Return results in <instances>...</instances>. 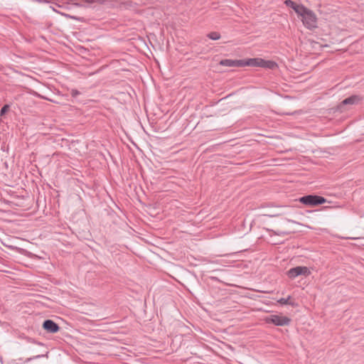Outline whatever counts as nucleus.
Instances as JSON below:
<instances>
[{"instance_id": "obj_11", "label": "nucleus", "mask_w": 364, "mask_h": 364, "mask_svg": "<svg viewBox=\"0 0 364 364\" xmlns=\"http://www.w3.org/2000/svg\"><path fill=\"white\" fill-rule=\"evenodd\" d=\"M278 67L277 63L272 60H265L263 61V65L262 68H269L274 70Z\"/></svg>"}, {"instance_id": "obj_14", "label": "nucleus", "mask_w": 364, "mask_h": 364, "mask_svg": "<svg viewBox=\"0 0 364 364\" xmlns=\"http://www.w3.org/2000/svg\"><path fill=\"white\" fill-rule=\"evenodd\" d=\"M80 92L77 91V90H72V95L73 97H75L76 95H77Z\"/></svg>"}, {"instance_id": "obj_4", "label": "nucleus", "mask_w": 364, "mask_h": 364, "mask_svg": "<svg viewBox=\"0 0 364 364\" xmlns=\"http://www.w3.org/2000/svg\"><path fill=\"white\" fill-rule=\"evenodd\" d=\"M310 274V271L306 267L297 266L290 269L287 272V275L291 279H294L299 275L307 276Z\"/></svg>"}, {"instance_id": "obj_6", "label": "nucleus", "mask_w": 364, "mask_h": 364, "mask_svg": "<svg viewBox=\"0 0 364 364\" xmlns=\"http://www.w3.org/2000/svg\"><path fill=\"white\" fill-rule=\"evenodd\" d=\"M220 65L227 67H243V60L224 59L220 61Z\"/></svg>"}, {"instance_id": "obj_9", "label": "nucleus", "mask_w": 364, "mask_h": 364, "mask_svg": "<svg viewBox=\"0 0 364 364\" xmlns=\"http://www.w3.org/2000/svg\"><path fill=\"white\" fill-rule=\"evenodd\" d=\"M360 100H361V97L360 96L352 95V96L343 100L341 102L340 107H341L343 105H355V104H358Z\"/></svg>"}, {"instance_id": "obj_13", "label": "nucleus", "mask_w": 364, "mask_h": 364, "mask_svg": "<svg viewBox=\"0 0 364 364\" xmlns=\"http://www.w3.org/2000/svg\"><path fill=\"white\" fill-rule=\"evenodd\" d=\"M9 108H10V106L9 105H4L3 107L1 109L0 116L2 117L3 115H4L6 114V112H8Z\"/></svg>"}, {"instance_id": "obj_3", "label": "nucleus", "mask_w": 364, "mask_h": 364, "mask_svg": "<svg viewBox=\"0 0 364 364\" xmlns=\"http://www.w3.org/2000/svg\"><path fill=\"white\" fill-rule=\"evenodd\" d=\"M266 321L268 323H273L276 326H284L290 324L291 319L287 316L274 314L267 317Z\"/></svg>"}, {"instance_id": "obj_12", "label": "nucleus", "mask_w": 364, "mask_h": 364, "mask_svg": "<svg viewBox=\"0 0 364 364\" xmlns=\"http://www.w3.org/2000/svg\"><path fill=\"white\" fill-rule=\"evenodd\" d=\"M207 36L213 41H216L220 38V34L218 32H210L207 35Z\"/></svg>"}, {"instance_id": "obj_15", "label": "nucleus", "mask_w": 364, "mask_h": 364, "mask_svg": "<svg viewBox=\"0 0 364 364\" xmlns=\"http://www.w3.org/2000/svg\"><path fill=\"white\" fill-rule=\"evenodd\" d=\"M43 356H44V355H37L34 356L33 358H42Z\"/></svg>"}, {"instance_id": "obj_10", "label": "nucleus", "mask_w": 364, "mask_h": 364, "mask_svg": "<svg viewBox=\"0 0 364 364\" xmlns=\"http://www.w3.org/2000/svg\"><path fill=\"white\" fill-rule=\"evenodd\" d=\"M277 301L282 305H290L291 306H297V304L294 301H291V296H289L287 298H281Z\"/></svg>"}, {"instance_id": "obj_2", "label": "nucleus", "mask_w": 364, "mask_h": 364, "mask_svg": "<svg viewBox=\"0 0 364 364\" xmlns=\"http://www.w3.org/2000/svg\"><path fill=\"white\" fill-rule=\"evenodd\" d=\"M326 199L316 195H307L299 198V202L308 206H316L324 203Z\"/></svg>"}, {"instance_id": "obj_7", "label": "nucleus", "mask_w": 364, "mask_h": 364, "mask_svg": "<svg viewBox=\"0 0 364 364\" xmlns=\"http://www.w3.org/2000/svg\"><path fill=\"white\" fill-rule=\"evenodd\" d=\"M264 59L262 58H249L247 60H243V67L245 66H250V67H262Z\"/></svg>"}, {"instance_id": "obj_1", "label": "nucleus", "mask_w": 364, "mask_h": 364, "mask_svg": "<svg viewBox=\"0 0 364 364\" xmlns=\"http://www.w3.org/2000/svg\"><path fill=\"white\" fill-rule=\"evenodd\" d=\"M299 16L301 17V21L304 26L310 30L317 27V17L315 13L309 9L304 6Z\"/></svg>"}, {"instance_id": "obj_5", "label": "nucleus", "mask_w": 364, "mask_h": 364, "mask_svg": "<svg viewBox=\"0 0 364 364\" xmlns=\"http://www.w3.org/2000/svg\"><path fill=\"white\" fill-rule=\"evenodd\" d=\"M43 328L48 333H57L60 329L59 326L55 322H54L53 321L50 320V319H47V320L44 321V322L43 323Z\"/></svg>"}, {"instance_id": "obj_8", "label": "nucleus", "mask_w": 364, "mask_h": 364, "mask_svg": "<svg viewBox=\"0 0 364 364\" xmlns=\"http://www.w3.org/2000/svg\"><path fill=\"white\" fill-rule=\"evenodd\" d=\"M284 4L287 6L291 8L296 13V14L298 16H299V14H300L301 11L304 8V5H302V4H296L294 1H293L291 0H285L284 1Z\"/></svg>"}]
</instances>
